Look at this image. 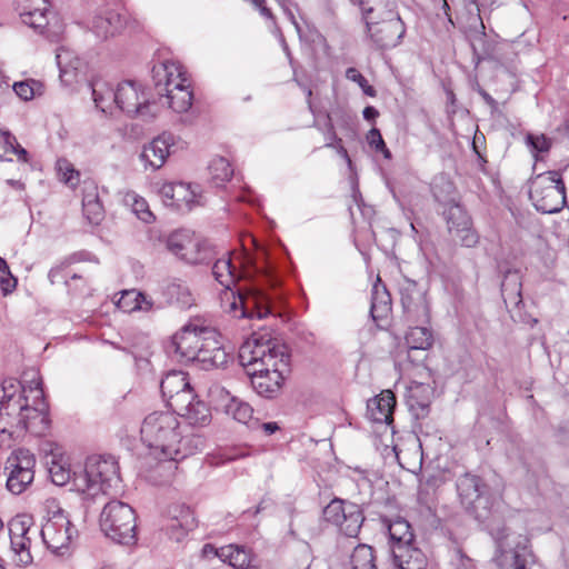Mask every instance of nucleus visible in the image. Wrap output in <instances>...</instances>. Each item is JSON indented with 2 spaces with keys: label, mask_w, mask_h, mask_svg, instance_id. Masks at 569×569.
Wrapping results in <instances>:
<instances>
[{
  "label": "nucleus",
  "mask_w": 569,
  "mask_h": 569,
  "mask_svg": "<svg viewBox=\"0 0 569 569\" xmlns=\"http://www.w3.org/2000/svg\"><path fill=\"white\" fill-rule=\"evenodd\" d=\"M432 395L433 391L427 383L413 381L408 387L406 395L407 405L417 419L428 416Z\"/></svg>",
  "instance_id": "obj_22"
},
{
  "label": "nucleus",
  "mask_w": 569,
  "mask_h": 569,
  "mask_svg": "<svg viewBox=\"0 0 569 569\" xmlns=\"http://www.w3.org/2000/svg\"><path fill=\"white\" fill-rule=\"evenodd\" d=\"M359 6L363 19L380 18L386 16V10L393 9V3L390 0H352Z\"/></svg>",
  "instance_id": "obj_38"
},
{
  "label": "nucleus",
  "mask_w": 569,
  "mask_h": 569,
  "mask_svg": "<svg viewBox=\"0 0 569 569\" xmlns=\"http://www.w3.org/2000/svg\"><path fill=\"white\" fill-rule=\"evenodd\" d=\"M17 287V279L10 272L9 266L0 269V288L4 296L11 293Z\"/></svg>",
  "instance_id": "obj_55"
},
{
  "label": "nucleus",
  "mask_w": 569,
  "mask_h": 569,
  "mask_svg": "<svg viewBox=\"0 0 569 569\" xmlns=\"http://www.w3.org/2000/svg\"><path fill=\"white\" fill-rule=\"evenodd\" d=\"M350 563L352 569H377L372 547L358 545L351 553Z\"/></svg>",
  "instance_id": "obj_36"
},
{
  "label": "nucleus",
  "mask_w": 569,
  "mask_h": 569,
  "mask_svg": "<svg viewBox=\"0 0 569 569\" xmlns=\"http://www.w3.org/2000/svg\"><path fill=\"white\" fill-rule=\"evenodd\" d=\"M100 202L98 186L92 180H86L82 184V206Z\"/></svg>",
  "instance_id": "obj_56"
},
{
  "label": "nucleus",
  "mask_w": 569,
  "mask_h": 569,
  "mask_svg": "<svg viewBox=\"0 0 569 569\" xmlns=\"http://www.w3.org/2000/svg\"><path fill=\"white\" fill-rule=\"evenodd\" d=\"M389 537L392 542L391 550L393 557L395 568H399L400 565H406L408 552L412 551L417 557L420 556V551L411 549L410 546L413 542L415 535L411 530L410 523L403 518H397L388 525Z\"/></svg>",
  "instance_id": "obj_17"
},
{
  "label": "nucleus",
  "mask_w": 569,
  "mask_h": 569,
  "mask_svg": "<svg viewBox=\"0 0 569 569\" xmlns=\"http://www.w3.org/2000/svg\"><path fill=\"white\" fill-rule=\"evenodd\" d=\"M209 171L213 183L219 187L229 181L233 174L230 162L222 157L214 158L209 164Z\"/></svg>",
  "instance_id": "obj_40"
},
{
  "label": "nucleus",
  "mask_w": 569,
  "mask_h": 569,
  "mask_svg": "<svg viewBox=\"0 0 569 569\" xmlns=\"http://www.w3.org/2000/svg\"><path fill=\"white\" fill-rule=\"evenodd\" d=\"M326 521L337 526L347 537L356 538L362 527L365 516L357 503L332 499L323 509Z\"/></svg>",
  "instance_id": "obj_9"
},
{
  "label": "nucleus",
  "mask_w": 569,
  "mask_h": 569,
  "mask_svg": "<svg viewBox=\"0 0 569 569\" xmlns=\"http://www.w3.org/2000/svg\"><path fill=\"white\" fill-rule=\"evenodd\" d=\"M527 550L526 547L522 548V552L516 550L513 551V562H512V569H527Z\"/></svg>",
  "instance_id": "obj_61"
},
{
  "label": "nucleus",
  "mask_w": 569,
  "mask_h": 569,
  "mask_svg": "<svg viewBox=\"0 0 569 569\" xmlns=\"http://www.w3.org/2000/svg\"><path fill=\"white\" fill-rule=\"evenodd\" d=\"M101 531L116 543L133 546L137 542V517L134 509L121 500L108 501L100 513Z\"/></svg>",
  "instance_id": "obj_5"
},
{
  "label": "nucleus",
  "mask_w": 569,
  "mask_h": 569,
  "mask_svg": "<svg viewBox=\"0 0 569 569\" xmlns=\"http://www.w3.org/2000/svg\"><path fill=\"white\" fill-rule=\"evenodd\" d=\"M501 295L506 303L518 306L521 299V282L518 271L509 270L501 282Z\"/></svg>",
  "instance_id": "obj_32"
},
{
  "label": "nucleus",
  "mask_w": 569,
  "mask_h": 569,
  "mask_svg": "<svg viewBox=\"0 0 569 569\" xmlns=\"http://www.w3.org/2000/svg\"><path fill=\"white\" fill-rule=\"evenodd\" d=\"M32 535L10 541L14 553V561L18 566H28L32 563L33 558L30 552Z\"/></svg>",
  "instance_id": "obj_41"
},
{
  "label": "nucleus",
  "mask_w": 569,
  "mask_h": 569,
  "mask_svg": "<svg viewBox=\"0 0 569 569\" xmlns=\"http://www.w3.org/2000/svg\"><path fill=\"white\" fill-rule=\"evenodd\" d=\"M36 458L28 449L14 450L6 461L4 470L7 472L24 473L23 476L34 475Z\"/></svg>",
  "instance_id": "obj_26"
},
{
  "label": "nucleus",
  "mask_w": 569,
  "mask_h": 569,
  "mask_svg": "<svg viewBox=\"0 0 569 569\" xmlns=\"http://www.w3.org/2000/svg\"><path fill=\"white\" fill-rule=\"evenodd\" d=\"M192 426L204 427L211 421L209 407L200 399L197 400L182 413Z\"/></svg>",
  "instance_id": "obj_35"
},
{
  "label": "nucleus",
  "mask_w": 569,
  "mask_h": 569,
  "mask_svg": "<svg viewBox=\"0 0 569 569\" xmlns=\"http://www.w3.org/2000/svg\"><path fill=\"white\" fill-rule=\"evenodd\" d=\"M220 560L234 569H257L252 562L250 550L236 545H228L220 548Z\"/></svg>",
  "instance_id": "obj_25"
},
{
  "label": "nucleus",
  "mask_w": 569,
  "mask_h": 569,
  "mask_svg": "<svg viewBox=\"0 0 569 569\" xmlns=\"http://www.w3.org/2000/svg\"><path fill=\"white\" fill-rule=\"evenodd\" d=\"M197 526L194 515L189 507L174 506L169 510L166 531L171 540L182 541Z\"/></svg>",
  "instance_id": "obj_20"
},
{
  "label": "nucleus",
  "mask_w": 569,
  "mask_h": 569,
  "mask_svg": "<svg viewBox=\"0 0 569 569\" xmlns=\"http://www.w3.org/2000/svg\"><path fill=\"white\" fill-rule=\"evenodd\" d=\"M116 108L129 116L141 117L142 119H152L156 112L152 110L154 103H151L143 90L133 81L119 83L116 89Z\"/></svg>",
  "instance_id": "obj_13"
},
{
  "label": "nucleus",
  "mask_w": 569,
  "mask_h": 569,
  "mask_svg": "<svg viewBox=\"0 0 569 569\" xmlns=\"http://www.w3.org/2000/svg\"><path fill=\"white\" fill-rule=\"evenodd\" d=\"M174 138L171 133H162L146 144L140 153V160L146 168L160 169L171 152Z\"/></svg>",
  "instance_id": "obj_19"
},
{
  "label": "nucleus",
  "mask_w": 569,
  "mask_h": 569,
  "mask_svg": "<svg viewBox=\"0 0 569 569\" xmlns=\"http://www.w3.org/2000/svg\"><path fill=\"white\" fill-rule=\"evenodd\" d=\"M126 201L131 204L133 213L143 222L150 223L154 220V216L149 210V206L143 198L138 197L136 193H128Z\"/></svg>",
  "instance_id": "obj_47"
},
{
  "label": "nucleus",
  "mask_w": 569,
  "mask_h": 569,
  "mask_svg": "<svg viewBox=\"0 0 569 569\" xmlns=\"http://www.w3.org/2000/svg\"><path fill=\"white\" fill-rule=\"evenodd\" d=\"M10 541L39 533L33 528L32 518L27 515H18L9 522Z\"/></svg>",
  "instance_id": "obj_37"
},
{
  "label": "nucleus",
  "mask_w": 569,
  "mask_h": 569,
  "mask_svg": "<svg viewBox=\"0 0 569 569\" xmlns=\"http://www.w3.org/2000/svg\"><path fill=\"white\" fill-rule=\"evenodd\" d=\"M229 312L236 318L263 319L270 315V298L261 289H251L247 293H232Z\"/></svg>",
  "instance_id": "obj_14"
},
{
  "label": "nucleus",
  "mask_w": 569,
  "mask_h": 569,
  "mask_svg": "<svg viewBox=\"0 0 569 569\" xmlns=\"http://www.w3.org/2000/svg\"><path fill=\"white\" fill-rule=\"evenodd\" d=\"M202 555L206 558H214V557H217V558L220 559V548L217 549L212 545L207 543L202 548Z\"/></svg>",
  "instance_id": "obj_63"
},
{
  "label": "nucleus",
  "mask_w": 569,
  "mask_h": 569,
  "mask_svg": "<svg viewBox=\"0 0 569 569\" xmlns=\"http://www.w3.org/2000/svg\"><path fill=\"white\" fill-rule=\"evenodd\" d=\"M8 473V478H7V482H6V486H7V489L13 493V495H20L22 493L33 481V478H34V475H30V476H23L24 473L22 472V475H18V473H14V472H7Z\"/></svg>",
  "instance_id": "obj_48"
},
{
  "label": "nucleus",
  "mask_w": 569,
  "mask_h": 569,
  "mask_svg": "<svg viewBox=\"0 0 569 569\" xmlns=\"http://www.w3.org/2000/svg\"><path fill=\"white\" fill-rule=\"evenodd\" d=\"M137 297V301L133 305V308H137V310L140 311H151L153 309V301L148 296L138 292L136 290H130L129 295L127 297Z\"/></svg>",
  "instance_id": "obj_58"
},
{
  "label": "nucleus",
  "mask_w": 569,
  "mask_h": 569,
  "mask_svg": "<svg viewBox=\"0 0 569 569\" xmlns=\"http://www.w3.org/2000/svg\"><path fill=\"white\" fill-rule=\"evenodd\" d=\"M445 218L449 233L453 239L459 240L461 246L472 248L478 243L479 236L472 228L471 218L462 206L449 204L445 211Z\"/></svg>",
  "instance_id": "obj_16"
},
{
  "label": "nucleus",
  "mask_w": 569,
  "mask_h": 569,
  "mask_svg": "<svg viewBox=\"0 0 569 569\" xmlns=\"http://www.w3.org/2000/svg\"><path fill=\"white\" fill-rule=\"evenodd\" d=\"M188 387H190L188 377L182 371H171L160 382L162 396L167 400Z\"/></svg>",
  "instance_id": "obj_34"
},
{
  "label": "nucleus",
  "mask_w": 569,
  "mask_h": 569,
  "mask_svg": "<svg viewBox=\"0 0 569 569\" xmlns=\"http://www.w3.org/2000/svg\"><path fill=\"white\" fill-rule=\"evenodd\" d=\"M42 382L36 371L30 385L7 378L0 387V446H10L14 437L26 431L42 436L49 428L48 406Z\"/></svg>",
  "instance_id": "obj_1"
},
{
  "label": "nucleus",
  "mask_w": 569,
  "mask_h": 569,
  "mask_svg": "<svg viewBox=\"0 0 569 569\" xmlns=\"http://www.w3.org/2000/svg\"><path fill=\"white\" fill-rule=\"evenodd\" d=\"M224 410L228 415L241 423H249L252 418V408L249 403L231 397L224 406Z\"/></svg>",
  "instance_id": "obj_43"
},
{
  "label": "nucleus",
  "mask_w": 569,
  "mask_h": 569,
  "mask_svg": "<svg viewBox=\"0 0 569 569\" xmlns=\"http://www.w3.org/2000/svg\"><path fill=\"white\" fill-rule=\"evenodd\" d=\"M527 143L536 152H547L551 147V140L549 138H547L545 134H540V136L528 134Z\"/></svg>",
  "instance_id": "obj_57"
},
{
  "label": "nucleus",
  "mask_w": 569,
  "mask_h": 569,
  "mask_svg": "<svg viewBox=\"0 0 569 569\" xmlns=\"http://www.w3.org/2000/svg\"><path fill=\"white\" fill-rule=\"evenodd\" d=\"M391 311V296L387 287L378 277L371 290L370 316L373 321L378 322L386 319Z\"/></svg>",
  "instance_id": "obj_24"
},
{
  "label": "nucleus",
  "mask_w": 569,
  "mask_h": 569,
  "mask_svg": "<svg viewBox=\"0 0 569 569\" xmlns=\"http://www.w3.org/2000/svg\"><path fill=\"white\" fill-rule=\"evenodd\" d=\"M206 329L210 327L198 326L194 323L186 325L179 332H177L169 345V351L174 352L180 361L191 362L194 361L201 346L203 345Z\"/></svg>",
  "instance_id": "obj_15"
},
{
  "label": "nucleus",
  "mask_w": 569,
  "mask_h": 569,
  "mask_svg": "<svg viewBox=\"0 0 569 569\" xmlns=\"http://www.w3.org/2000/svg\"><path fill=\"white\" fill-rule=\"evenodd\" d=\"M239 362L251 379L252 388L264 398L276 397L289 373V355L284 346L253 336L239 349Z\"/></svg>",
  "instance_id": "obj_2"
},
{
  "label": "nucleus",
  "mask_w": 569,
  "mask_h": 569,
  "mask_svg": "<svg viewBox=\"0 0 569 569\" xmlns=\"http://www.w3.org/2000/svg\"><path fill=\"white\" fill-rule=\"evenodd\" d=\"M346 77L349 80L357 82L367 96H375V89L368 83V80L356 68H348L346 71Z\"/></svg>",
  "instance_id": "obj_53"
},
{
  "label": "nucleus",
  "mask_w": 569,
  "mask_h": 569,
  "mask_svg": "<svg viewBox=\"0 0 569 569\" xmlns=\"http://www.w3.org/2000/svg\"><path fill=\"white\" fill-rule=\"evenodd\" d=\"M366 141L369 144L371 149H373L376 152L382 153L385 159H391V152L387 148L386 142L377 128H372L368 131L366 136Z\"/></svg>",
  "instance_id": "obj_50"
},
{
  "label": "nucleus",
  "mask_w": 569,
  "mask_h": 569,
  "mask_svg": "<svg viewBox=\"0 0 569 569\" xmlns=\"http://www.w3.org/2000/svg\"><path fill=\"white\" fill-rule=\"evenodd\" d=\"M366 28L372 41L381 49L396 47L406 32L403 21L393 9L386 10V16L377 20L367 18Z\"/></svg>",
  "instance_id": "obj_10"
},
{
  "label": "nucleus",
  "mask_w": 569,
  "mask_h": 569,
  "mask_svg": "<svg viewBox=\"0 0 569 569\" xmlns=\"http://www.w3.org/2000/svg\"><path fill=\"white\" fill-rule=\"evenodd\" d=\"M432 332L425 326L411 327L406 335V343L410 350H427L432 346Z\"/></svg>",
  "instance_id": "obj_33"
},
{
  "label": "nucleus",
  "mask_w": 569,
  "mask_h": 569,
  "mask_svg": "<svg viewBox=\"0 0 569 569\" xmlns=\"http://www.w3.org/2000/svg\"><path fill=\"white\" fill-rule=\"evenodd\" d=\"M396 397L391 390H383L367 402L368 417L379 423H391Z\"/></svg>",
  "instance_id": "obj_23"
},
{
  "label": "nucleus",
  "mask_w": 569,
  "mask_h": 569,
  "mask_svg": "<svg viewBox=\"0 0 569 569\" xmlns=\"http://www.w3.org/2000/svg\"><path fill=\"white\" fill-rule=\"evenodd\" d=\"M399 295L406 320L412 323H427L430 309L426 298V289L417 281L403 278L399 282Z\"/></svg>",
  "instance_id": "obj_11"
},
{
  "label": "nucleus",
  "mask_w": 569,
  "mask_h": 569,
  "mask_svg": "<svg viewBox=\"0 0 569 569\" xmlns=\"http://www.w3.org/2000/svg\"><path fill=\"white\" fill-rule=\"evenodd\" d=\"M200 187L198 184L177 182L174 207L177 209H191L194 204H200Z\"/></svg>",
  "instance_id": "obj_31"
},
{
  "label": "nucleus",
  "mask_w": 569,
  "mask_h": 569,
  "mask_svg": "<svg viewBox=\"0 0 569 569\" xmlns=\"http://www.w3.org/2000/svg\"><path fill=\"white\" fill-rule=\"evenodd\" d=\"M362 116L368 121H375L379 116V111L375 107L368 106L363 109Z\"/></svg>",
  "instance_id": "obj_64"
},
{
  "label": "nucleus",
  "mask_w": 569,
  "mask_h": 569,
  "mask_svg": "<svg viewBox=\"0 0 569 569\" xmlns=\"http://www.w3.org/2000/svg\"><path fill=\"white\" fill-rule=\"evenodd\" d=\"M118 20V14L110 13L108 17L98 16L92 21L93 32L98 38L107 39L109 36H113L117 31V27L113 22Z\"/></svg>",
  "instance_id": "obj_45"
},
{
  "label": "nucleus",
  "mask_w": 569,
  "mask_h": 569,
  "mask_svg": "<svg viewBox=\"0 0 569 569\" xmlns=\"http://www.w3.org/2000/svg\"><path fill=\"white\" fill-rule=\"evenodd\" d=\"M23 23L36 30H42L49 23L48 0H16Z\"/></svg>",
  "instance_id": "obj_21"
},
{
  "label": "nucleus",
  "mask_w": 569,
  "mask_h": 569,
  "mask_svg": "<svg viewBox=\"0 0 569 569\" xmlns=\"http://www.w3.org/2000/svg\"><path fill=\"white\" fill-rule=\"evenodd\" d=\"M333 116L339 117V119L345 124H347L350 120V116L343 109H338L337 111L326 113V122H325V127H323V129H321V131L325 136V139H326L325 147H327V148L335 147V143L337 141L341 140L337 136L336 130H335L333 119H332Z\"/></svg>",
  "instance_id": "obj_39"
},
{
  "label": "nucleus",
  "mask_w": 569,
  "mask_h": 569,
  "mask_svg": "<svg viewBox=\"0 0 569 569\" xmlns=\"http://www.w3.org/2000/svg\"><path fill=\"white\" fill-rule=\"evenodd\" d=\"M176 186H177V182H169V183L162 184V187L160 188L161 197L164 200L170 201L169 204L173 206V207H174V200H176Z\"/></svg>",
  "instance_id": "obj_59"
},
{
  "label": "nucleus",
  "mask_w": 569,
  "mask_h": 569,
  "mask_svg": "<svg viewBox=\"0 0 569 569\" xmlns=\"http://www.w3.org/2000/svg\"><path fill=\"white\" fill-rule=\"evenodd\" d=\"M168 292L171 297L176 296L177 303L181 308H188L192 305L193 299L188 287L181 283H172L168 287Z\"/></svg>",
  "instance_id": "obj_51"
},
{
  "label": "nucleus",
  "mask_w": 569,
  "mask_h": 569,
  "mask_svg": "<svg viewBox=\"0 0 569 569\" xmlns=\"http://www.w3.org/2000/svg\"><path fill=\"white\" fill-rule=\"evenodd\" d=\"M120 481L113 457L92 456L87 459L83 470L74 472L72 483L77 491L93 498L117 490Z\"/></svg>",
  "instance_id": "obj_4"
},
{
  "label": "nucleus",
  "mask_w": 569,
  "mask_h": 569,
  "mask_svg": "<svg viewBox=\"0 0 569 569\" xmlns=\"http://www.w3.org/2000/svg\"><path fill=\"white\" fill-rule=\"evenodd\" d=\"M197 396L190 387L170 397L167 402L173 412L178 416L182 413L197 400Z\"/></svg>",
  "instance_id": "obj_42"
},
{
  "label": "nucleus",
  "mask_w": 569,
  "mask_h": 569,
  "mask_svg": "<svg viewBox=\"0 0 569 569\" xmlns=\"http://www.w3.org/2000/svg\"><path fill=\"white\" fill-rule=\"evenodd\" d=\"M58 171L61 177V181L68 184L71 188H76L80 181V173L77 171L73 166L67 160L58 161Z\"/></svg>",
  "instance_id": "obj_49"
},
{
  "label": "nucleus",
  "mask_w": 569,
  "mask_h": 569,
  "mask_svg": "<svg viewBox=\"0 0 569 569\" xmlns=\"http://www.w3.org/2000/svg\"><path fill=\"white\" fill-rule=\"evenodd\" d=\"M212 274L214 279L226 289H230L238 279L237 270L232 266L230 257H223L219 259L214 257Z\"/></svg>",
  "instance_id": "obj_30"
},
{
  "label": "nucleus",
  "mask_w": 569,
  "mask_h": 569,
  "mask_svg": "<svg viewBox=\"0 0 569 569\" xmlns=\"http://www.w3.org/2000/svg\"><path fill=\"white\" fill-rule=\"evenodd\" d=\"M12 88L20 99L28 101L33 99L37 94H41L42 83L30 79L14 82Z\"/></svg>",
  "instance_id": "obj_46"
},
{
  "label": "nucleus",
  "mask_w": 569,
  "mask_h": 569,
  "mask_svg": "<svg viewBox=\"0 0 569 569\" xmlns=\"http://www.w3.org/2000/svg\"><path fill=\"white\" fill-rule=\"evenodd\" d=\"M457 492L461 505L478 521H485L490 515L489 498L485 495L486 483L483 480L470 472L458 477Z\"/></svg>",
  "instance_id": "obj_8"
},
{
  "label": "nucleus",
  "mask_w": 569,
  "mask_h": 569,
  "mask_svg": "<svg viewBox=\"0 0 569 569\" xmlns=\"http://www.w3.org/2000/svg\"><path fill=\"white\" fill-rule=\"evenodd\" d=\"M82 210L84 217L91 224H99L104 217V210L101 201L83 204Z\"/></svg>",
  "instance_id": "obj_52"
},
{
  "label": "nucleus",
  "mask_w": 569,
  "mask_h": 569,
  "mask_svg": "<svg viewBox=\"0 0 569 569\" xmlns=\"http://www.w3.org/2000/svg\"><path fill=\"white\" fill-rule=\"evenodd\" d=\"M152 77L157 88L164 86L168 106L176 112L188 111L192 106V91L186 84L182 67L171 60L162 61L152 68ZM158 93L161 96V89Z\"/></svg>",
  "instance_id": "obj_6"
},
{
  "label": "nucleus",
  "mask_w": 569,
  "mask_h": 569,
  "mask_svg": "<svg viewBox=\"0 0 569 569\" xmlns=\"http://www.w3.org/2000/svg\"><path fill=\"white\" fill-rule=\"evenodd\" d=\"M191 236L186 231L171 233L166 240V248L183 260V253L187 252Z\"/></svg>",
  "instance_id": "obj_44"
},
{
  "label": "nucleus",
  "mask_w": 569,
  "mask_h": 569,
  "mask_svg": "<svg viewBox=\"0 0 569 569\" xmlns=\"http://www.w3.org/2000/svg\"><path fill=\"white\" fill-rule=\"evenodd\" d=\"M56 59L60 70V78L63 81L71 82L76 77L77 71L82 67L81 59L73 56L70 50L64 48L58 50Z\"/></svg>",
  "instance_id": "obj_29"
},
{
  "label": "nucleus",
  "mask_w": 569,
  "mask_h": 569,
  "mask_svg": "<svg viewBox=\"0 0 569 569\" xmlns=\"http://www.w3.org/2000/svg\"><path fill=\"white\" fill-rule=\"evenodd\" d=\"M90 86L96 107L104 113H111L116 108V90L103 80H94Z\"/></svg>",
  "instance_id": "obj_28"
},
{
  "label": "nucleus",
  "mask_w": 569,
  "mask_h": 569,
  "mask_svg": "<svg viewBox=\"0 0 569 569\" xmlns=\"http://www.w3.org/2000/svg\"><path fill=\"white\" fill-rule=\"evenodd\" d=\"M39 533L48 549L53 553L64 555L73 537L77 535V529L64 515L63 510L59 509L41 527Z\"/></svg>",
  "instance_id": "obj_12"
},
{
  "label": "nucleus",
  "mask_w": 569,
  "mask_h": 569,
  "mask_svg": "<svg viewBox=\"0 0 569 569\" xmlns=\"http://www.w3.org/2000/svg\"><path fill=\"white\" fill-rule=\"evenodd\" d=\"M51 480L57 486H63L70 480V470L59 463H52L49 469Z\"/></svg>",
  "instance_id": "obj_54"
},
{
  "label": "nucleus",
  "mask_w": 569,
  "mask_h": 569,
  "mask_svg": "<svg viewBox=\"0 0 569 569\" xmlns=\"http://www.w3.org/2000/svg\"><path fill=\"white\" fill-rule=\"evenodd\" d=\"M141 439L152 450L154 458L179 461L193 455L202 445L197 436L183 435L181 423L172 411H153L141 426Z\"/></svg>",
  "instance_id": "obj_3"
},
{
  "label": "nucleus",
  "mask_w": 569,
  "mask_h": 569,
  "mask_svg": "<svg viewBox=\"0 0 569 569\" xmlns=\"http://www.w3.org/2000/svg\"><path fill=\"white\" fill-rule=\"evenodd\" d=\"M252 3L259 9L260 13L267 19H273V14L269 8L264 6V0H252Z\"/></svg>",
  "instance_id": "obj_62"
},
{
  "label": "nucleus",
  "mask_w": 569,
  "mask_h": 569,
  "mask_svg": "<svg viewBox=\"0 0 569 569\" xmlns=\"http://www.w3.org/2000/svg\"><path fill=\"white\" fill-rule=\"evenodd\" d=\"M202 332L204 333L203 345L201 346L194 361L199 362L201 368L204 370L220 368L227 365L229 361V353L226 351L218 331L211 328L206 329Z\"/></svg>",
  "instance_id": "obj_18"
},
{
  "label": "nucleus",
  "mask_w": 569,
  "mask_h": 569,
  "mask_svg": "<svg viewBox=\"0 0 569 569\" xmlns=\"http://www.w3.org/2000/svg\"><path fill=\"white\" fill-rule=\"evenodd\" d=\"M214 260V249L207 240L191 237L183 261L190 264H209Z\"/></svg>",
  "instance_id": "obj_27"
},
{
  "label": "nucleus",
  "mask_w": 569,
  "mask_h": 569,
  "mask_svg": "<svg viewBox=\"0 0 569 569\" xmlns=\"http://www.w3.org/2000/svg\"><path fill=\"white\" fill-rule=\"evenodd\" d=\"M529 198L537 211L541 213L552 214L561 211L567 202L561 173L551 170L530 179Z\"/></svg>",
  "instance_id": "obj_7"
},
{
  "label": "nucleus",
  "mask_w": 569,
  "mask_h": 569,
  "mask_svg": "<svg viewBox=\"0 0 569 569\" xmlns=\"http://www.w3.org/2000/svg\"><path fill=\"white\" fill-rule=\"evenodd\" d=\"M130 290L123 291L119 301L118 307L122 309L126 312L136 311L137 308H133L134 302L137 301V297H127L129 295Z\"/></svg>",
  "instance_id": "obj_60"
}]
</instances>
